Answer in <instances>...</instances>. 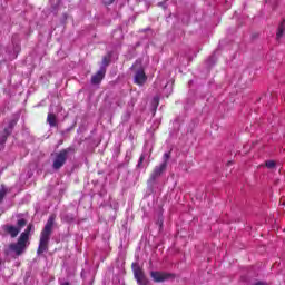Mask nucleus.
<instances>
[{"instance_id": "f257e3e1", "label": "nucleus", "mask_w": 285, "mask_h": 285, "mask_svg": "<svg viewBox=\"0 0 285 285\" xmlns=\"http://www.w3.org/2000/svg\"><path fill=\"white\" fill-rule=\"evenodd\" d=\"M55 215H51L47 220V224L41 233L40 243L38 247V255H41L48 250V243L50 242V235L52 234V227L55 226Z\"/></svg>"}, {"instance_id": "f03ea898", "label": "nucleus", "mask_w": 285, "mask_h": 285, "mask_svg": "<svg viewBox=\"0 0 285 285\" xmlns=\"http://www.w3.org/2000/svg\"><path fill=\"white\" fill-rule=\"evenodd\" d=\"M32 228H35V226L28 225L27 230H24L20 235L18 243L11 244L9 246L10 250L16 253V255H21L23 253V250H26V248L28 247V239L30 237V232L32 230Z\"/></svg>"}, {"instance_id": "7ed1b4c3", "label": "nucleus", "mask_w": 285, "mask_h": 285, "mask_svg": "<svg viewBox=\"0 0 285 285\" xmlns=\"http://www.w3.org/2000/svg\"><path fill=\"white\" fill-rule=\"evenodd\" d=\"M68 155H70V149H62L55 154L52 164L53 170L63 168V165L68 161Z\"/></svg>"}, {"instance_id": "20e7f679", "label": "nucleus", "mask_w": 285, "mask_h": 285, "mask_svg": "<svg viewBox=\"0 0 285 285\" xmlns=\"http://www.w3.org/2000/svg\"><path fill=\"white\" fill-rule=\"evenodd\" d=\"M168 159H170V154L165 153L164 161L159 166H156L154 171L151 173V176H150L151 181H155V179H157V177H160L161 173L166 170V167L168 166V163H167Z\"/></svg>"}, {"instance_id": "39448f33", "label": "nucleus", "mask_w": 285, "mask_h": 285, "mask_svg": "<svg viewBox=\"0 0 285 285\" xmlns=\"http://www.w3.org/2000/svg\"><path fill=\"white\" fill-rule=\"evenodd\" d=\"M137 68H139V69L137 70ZM132 70H136V73L134 76L135 83H137L138 86H144V83H146V79H147L144 68L140 67L139 62H136L132 66Z\"/></svg>"}, {"instance_id": "423d86ee", "label": "nucleus", "mask_w": 285, "mask_h": 285, "mask_svg": "<svg viewBox=\"0 0 285 285\" xmlns=\"http://www.w3.org/2000/svg\"><path fill=\"white\" fill-rule=\"evenodd\" d=\"M131 268L134 271L135 279L139 285H148V279L137 263H132Z\"/></svg>"}, {"instance_id": "0eeeda50", "label": "nucleus", "mask_w": 285, "mask_h": 285, "mask_svg": "<svg viewBox=\"0 0 285 285\" xmlns=\"http://www.w3.org/2000/svg\"><path fill=\"white\" fill-rule=\"evenodd\" d=\"M150 275L154 282H157V283L166 282L175 277L174 274L166 273V272H151Z\"/></svg>"}, {"instance_id": "6e6552de", "label": "nucleus", "mask_w": 285, "mask_h": 285, "mask_svg": "<svg viewBox=\"0 0 285 285\" xmlns=\"http://www.w3.org/2000/svg\"><path fill=\"white\" fill-rule=\"evenodd\" d=\"M104 77H106V67H100L98 72L91 77V83H101Z\"/></svg>"}, {"instance_id": "1a4fd4ad", "label": "nucleus", "mask_w": 285, "mask_h": 285, "mask_svg": "<svg viewBox=\"0 0 285 285\" xmlns=\"http://www.w3.org/2000/svg\"><path fill=\"white\" fill-rule=\"evenodd\" d=\"M14 126H17V120H11L9 122L8 128H4L6 136L0 137V144H6V139H7L8 135H12V129L14 128Z\"/></svg>"}, {"instance_id": "9d476101", "label": "nucleus", "mask_w": 285, "mask_h": 285, "mask_svg": "<svg viewBox=\"0 0 285 285\" xmlns=\"http://www.w3.org/2000/svg\"><path fill=\"white\" fill-rule=\"evenodd\" d=\"M6 232L11 235V237H17L19 233H21V228L14 227L12 225H8L6 227Z\"/></svg>"}, {"instance_id": "9b49d317", "label": "nucleus", "mask_w": 285, "mask_h": 285, "mask_svg": "<svg viewBox=\"0 0 285 285\" xmlns=\"http://www.w3.org/2000/svg\"><path fill=\"white\" fill-rule=\"evenodd\" d=\"M285 20H283L281 23H279V26H278V28H277V32H276V39H281V38H283L284 37V31H285Z\"/></svg>"}, {"instance_id": "f8f14e48", "label": "nucleus", "mask_w": 285, "mask_h": 285, "mask_svg": "<svg viewBox=\"0 0 285 285\" xmlns=\"http://www.w3.org/2000/svg\"><path fill=\"white\" fill-rule=\"evenodd\" d=\"M47 121L51 128H55V126H57V116H55V114H49Z\"/></svg>"}, {"instance_id": "ddd939ff", "label": "nucleus", "mask_w": 285, "mask_h": 285, "mask_svg": "<svg viewBox=\"0 0 285 285\" xmlns=\"http://www.w3.org/2000/svg\"><path fill=\"white\" fill-rule=\"evenodd\" d=\"M265 166L269 170H273V168H275V166H277V163H275V160H267V161H265Z\"/></svg>"}, {"instance_id": "4468645a", "label": "nucleus", "mask_w": 285, "mask_h": 285, "mask_svg": "<svg viewBox=\"0 0 285 285\" xmlns=\"http://www.w3.org/2000/svg\"><path fill=\"white\" fill-rule=\"evenodd\" d=\"M26 224H28V222L23 218H20L17 222V226H18V228H20V230H21V228H23L26 226Z\"/></svg>"}, {"instance_id": "2eb2a0df", "label": "nucleus", "mask_w": 285, "mask_h": 285, "mask_svg": "<svg viewBox=\"0 0 285 285\" xmlns=\"http://www.w3.org/2000/svg\"><path fill=\"white\" fill-rule=\"evenodd\" d=\"M146 157H148L147 153L141 154L139 161H138V168H141V164H144V159H146Z\"/></svg>"}, {"instance_id": "dca6fc26", "label": "nucleus", "mask_w": 285, "mask_h": 285, "mask_svg": "<svg viewBox=\"0 0 285 285\" xmlns=\"http://www.w3.org/2000/svg\"><path fill=\"white\" fill-rule=\"evenodd\" d=\"M8 190L6 189V187H2L0 189V202H3V198L6 197Z\"/></svg>"}, {"instance_id": "f3484780", "label": "nucleus", "mask_w": 285, "mask_h": 285, "mask_svg": "<svg viewBox=\"0 0 285 285\" xmlns=\"http://www.w3.org/2000/svg\"><path fill=\"white\" fill-rule=\"evenodd\" d=\"M108 63H109V60H108L107 57H105V58L102 59V66H101V68H106V66H108Z\"/></svg>"}, {"instance_id": "a211bd4d", "label": "nucleus", "mask_w": 285, "mask_h": 285, "mask_svg": "<svg viewBox=\"0 0 285 285\" xmlns=\"http://www.w3.org/2000/svg\"><path fill=\"white\" fill-rule=\"evenodd\" d=\"M62 219H65V222H75V216L62 217Z\"/></svg>"}, {"instance_id": "6ab92c4d", "label": "nucleus", "mask_w": 285, "mask_h": 285, "mask_svg": "<svg viewBox=\"0 0 285 285\" xmlns=\"http://www.w3.org/2000/svg\"><path fill=\"white\" fill-rule=\"evenodd\" d=\"M254 285H268V283L258 281V282H256Z\"/></svg>"}, {"instance_id": "aec40b11", "label": "nucleus", "mask_w": 285, "mask_h": 285, "mask_svg": "<svg viewBox=\"0 0 285 285\" xmlns=\"http://www.w3.org/2000/svg\"><path fill=\"white\" fill-rule=\"evenodd\" d=\"M159 6H163V8H166V2H160Z\"/></svg>"}, {"instance_id": "412c9836", "label": "nucleus", "mask_w": 285, "mask_h": 285, "mask_svg": "<svg viewBox=\"0 0 285 285\" xmlns=\"http://www.w3.org/2000/svg\"><path fill=\"white\" fill-rule=\"evenodd\" d=\"M60 285H70V283H68V282H65V283H62V284H60Z\"/></svg>"}, {"instance_id": "4be33fe9", "label": "nucleus", "mask_w": 285, "mask_h": 285, "mask_svg": "<svg viewBox=\"0 0 285 285\" xmlns=\"http://www.w3.org/2000/svg\"><path fill=\"white\" fill-rule=\"evenodd\" d=\"M114 2H115V0H109V1H108L109 4H110V3H114Z\"/></svg>"}, {"instance_id": "5701e85b", "label": "nucleus", "mask_w": 285, "mask_h": 285, "mask_svg": "<svg viewBox=\"0 0 285 285\" xmlns=\"http://www.w3.org/2000/svg\"><path fill=\"white\" fill-rule=\"evenodd\" d=\"M233 163L232 161H228L227 165L230 166Z\"/></svg>"}]
</instances>
